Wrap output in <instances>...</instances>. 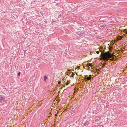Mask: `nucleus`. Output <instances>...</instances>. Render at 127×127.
Returning a JSON list of instances; mask_svg holds the SVG:
<instances>
[{
    "instance_id": "1a4fd4ad",
    "label": "nucleus",
    "mask_w": 127,
    "mask_h": 127,
    "mask_svg": "<svg viewBox=\"0 0 127 127\" xmlns=\"http://www.w3.org/2000/svg\"><path fill=\"white\" fill-rule=\"evenodd\" d=\"M96 52V53L98 54H99V52L98 51H97Z\"/></svg>"
},
{
    "instance_id": "0eeeda50",
    "label": "nucleus",
    "mask_w": 127,
    "mask_h": 127,
    "mask_svg": "<svg viewBox=\"0 0 127 127\" xmlns=\"http://www.w3.org/2000/svg\"><path fill=\"white\" fill-rule=\"evenodd\" d=\"M20 74H21V72H19L18 73V76H20Z\"/></svg>"
},
{
    "instance_id": "39448f33",
    "label": "nucleus",
    "mask_w": 127,
    "mask_h": 127,
    "mask_svg": "<svg viewBox=\"0 0 127 127\" xmlns=\"http://www.w3.org/2000/svg\"><path fill=\"white\" fill-rule=\"evenodd\" d=\"M123 37L121 36L119 38H118V39L119 40H120L121 39L123 38Z\"/></svg>"
},
{
    "instance_id": "6e6552de",
    "label": "nucleus",
    "mask_w": 127,
    "mask_h": 127,
    "mask_svg": "<svg viewBox=\"0 0 127 127\" xmlns=\"http://www.w3.org/2000/svg\"><path fill=\"white\" fill-rule=\"evenodd\" d=\"M89 77H90V78H91L92 77V75H89Z\"/></svg>"
},
{
    "instance_id": "f257e3e1",
    "label": "nucleus",
    "mask_w": 127,
    "mask_h": 127,
    "mask_svg": "<svg viewBox=\"0 0 127 127\" xmlns=\"http://www.w3.org/2000/svg\"><path fill=\"white\" fill-rule=\"evenodd\" d=\"M101 55L102 56V59L104 60L108 61L109 58H111L113 56V55H111V53L109 52H106L104 53L103 54L101 53Z\"/></svg>"
},
{
    "instance_id": "7ed1b4c3",
    "label": "nucleus",
    "mask_w": 127,
    "mask_h": 127,
    "mask_svg": "<svg viewBox=\"0 0 127 127\" xmlns=\"http://www.w3.org/2000/svg\"><path fill=\"white\" fill-rule=\"evenodd\" d=\"M85 79H87L88 80H90L91 78L89 77H86L85 78Z\"/></svg>"
},
{
    "instance_id": "20e7f679",
    "label": "nucleus",
    "mask_w": 127,
    "mask_h": 127,
    "mask_svg": "<svg viewBox=\"0 0 127 127\" xmlns=\"http://www.w3.org/2000/svg\"><path fill=\"white\" fill-rule=\"evenodd\" d=\"M44 81L45 82L46 81V79L47 78V77L46 76H45L44 77Z\"/></svg>"
},
{
    "instance_id": "f03ea898",
    "label": "nucleus",
    "mask_w": 127,
    "mask_h": 127,
    "mask_svg": "<svg viewBox=\"0 0 127 127\" xmlns=\"http://www.w3.org/2000/svg\"><path fill=\"white\" fill-rule=\"evenodd\" d=\"M5 98V96L2 95H0V102L3 101Z\"/></svg>"
},
{
    "instance_id": "9d476101",
    "label": "nucleus",
    "mask_w": 127,
    "mask_h": 127,
    "mask_svg": "<svg viewBox=\"0 0 127 127\" xmlns=\"http://www.w3.org/2000/svg\"><path fill=\"white\" fill-rule=\"evenodd\" d=\"M61 83V82H60V81H59V82H58V83L59 84H60Z\"/></svg>"
},
{
    "instance_id": "423d86ee",
    "label": "nucleus",
    "mask_w": 127,
    "mask_h": 127,
    "mask_svg": "<svg viewBox=\"0 0 127 127\" xmlns=\"http://www.w3.org/2000/svg\"><path fill=\"white\" fill-rule=\"evenodd\" d=\"M88 66H90V67H91V66H92V65L91 64H88Z\"/></svg>"
}]
</instances>
